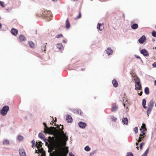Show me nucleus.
<instances>
[{
    "label": "nucleus",
    "instance_id": "44",
    "mask_svg": "<svg viewBox=\"0 0 156 156\" xmlns=\"http://www.w3.org/2000/svg\"><path fill=\"white\" fill-rule=\"evenodd\" d=\"M0 5L2 7H4V3L3 2L0 1Z\"/></svg>",
    "mask_w": 156,
    "mask_h": 156
},
{
    "label": "nucleus",
    "instance_id": "48",
    "mask_svg": "<svg viewBox=\"0 0 156 156\" xmlns=\"http://www.w3.org/2000/svg\"><path fill=\"white\" fill-rule=\"evenodd\" d=\"M41 156H46L45 152L44 151L43 152L41 153Z\"/></svg>",
    "mask_w": 156,
    "mask_h": 156
},
{
    "label": "nucleus",
    "instance_id": "20",
    "mask_svg": "<svg viewBox=\"0 0 156 156\" xmlns=\"http://www.w3.org/2000/svg\"><path fill=\"white\" fill-rule=\"evenodd\" d=\"M39 148H38V151L37 150H36L35 151V153H42L44 151V150L43 148H41L40 149H39Z\"/></svg>",
    "mask_w": 156,
    "mask_h": 156
},
{
    "label": "nucleus",
    "instance_id": "28",
    "mask_svg": "<svg viewBox=\"0 0 156 156\" xmlns=\"http://www.w3.org/2000/svg\"><path fill=\"white\" fill-rule=\"evenodd\" d=\"M38 136L39 137H40L41 139H44V138L45 137L44 136V135L41 133H39L38 134Z\"/></svg>",
    "mask_w": 156,
    "mask_h": 156
},
{
    "label": "nucleus",
    "instance_id": "45",
    "mask_svg": "<svg viewBox=\"0 0 156 156\" xmlns=\"http://www.w3.org/2000/svg\"><path fill=\"white\" fill-rule=\"evenodd\" d=\"M149 148H148L146 150V151H145V152L144 153V154H147L148 153V151H149Z\"/></svg>",
    "mask_w": 156,
    "mask_h": 156
},
{
    "label": "nucleus",
    "instance_id": "18",
    "mask_svg": "<svg viewBox=\"0 0 156 156\" xmlns=\"http://www.w3.org/2000/svg\"><path fill=\"white\" fill-rule=\"evenodd\" d=\"M122 121L124 124L126 125L128 124V119L127 118H123L122 119Z\"/></svg>",
    "mask_w": 156,
    "mask_h": 156
},
{
    "label": "nucleus",
    "instance_id": "60",
    "mask_svg": "<svg viewBox=\"0 0 156 156\" xmlns=\"http://www.w3.org/2000/svg\"><path fill=\"white\" fill-rule=\"evenodd\" d=\"M54 122H56V118H55V120H54Z\"/></svg>",
    "mask_w": 156,
    "mask_h": 156
},
{
    "label": "nucleus",
    "instance_id": "51",
    "mask_svg": "<svg viewBox=\"0 0 156 156\" xmlns=\"http://www.w3.org/2000/svg\"><path fill=\"white\" fill-rule=\"evenodd\" d=\"M140 83H140V81L135 82V84H139Z\"/></svg>",
    "mask_w": 156,
    "mask_h": 156
},
{
    "label": "nucleus",
    "instance_id": "41",
    "mask_svg": "<svg viewBox=\"0 0 156 156\" xmlns=\"http://www.w3.org/2000/svg\"><path fill=\"white\" fill-rule=\"evenodd\" d=\"M126 156H133V155L132 153L128 152L127 153Z\"/></svg>",
    "mask_w": 156,
    "mask_h": 156
},
{
    "label": "nucleus",
    "instance_id": "59",
    "mask_svg": "<svg viewBox=\"0 0 156 156\" xmlns=\"http://www.w3.org/2000/svg\"><path fill=\"white\" fill-rule=\"evenodd\" d=\"M2 26V24L1 23H0V29L1 28Z\"/></svg>",
    "mask_w": 156,
    "mask_h": 156
},
{
    "label": "nucleus",
    "instance_id": "50",
    "mask_svg": "<svg viewBox=\"0 0 156 156\" xmlns=\"http://www.w3.org/2000/svg\"><path fill=\"white\" fill-rule=\"evenodd\" d=\"M153 66L154 67H156V62L154 63L153 64Z\"/></svg>",
    "mask_w": 156,
    "mask_h": 156
},
{
    "label": "nucleus",
    "instance_id": "33",
    "mask_svg": "<svg viewBox=\"0 0 156 156\" xmlns=\"http://www.w3.org/2000/svg\"><path fill=\"white\" fill-rule=\"evenodd\" d=\"M134 80L135 81V82L140 81V79L137 76L135 77L134 79Z\"/></svg>",
    "mask_w": 156,
    "mask_h": 156
},
{
    "label": "nucleus",
    "instance_id": "21",
    "mask_svg": "<svg viewBox=\"0 0 156 156\" xmlns=\"http://www.w3.org/2000/svg\"><path fill=\"white\" fill-rule=\"evenodd\" d=\"M66 28L67 29L69 28L70 26V24L69 23V22L68 19H67L66 20Z\"/></svg>",
    "mask_w": 156,
    "mask_h": 156
},
{
    "label": "nucleus",
    "instance_id": "63",
    "mask_svg": "<svg viewBox=\"0 0 156 156\" xmlns=\"http://www.w3.org/2000/svg\"><path fill=\"white\" fill-rule=\"evenodd\" d=\"M136 148H137L138 150H139V147L138 146Z\"/></svg>",
    "mask_w": 156,
    "mask_h": 156
},
{
    "label": "nucleus",
    "instance_id": "61",
    "mask_svg": "<svg viewBox=\"0 0 156 156\" xmlns=\"http://www.w3.org/2000/svg\"><path fill=\"white\" fill-rule=\"evenodd\" d=\"M81 70L83 71V70H85V68H84V69H81Z\"/></svg>",
    "mask_w": 156,
    "mask_h": 156
},
{
    "label": "nucleus",
    "instance_id": "23",
    "mask_svg": "<svg viewBox=\"0 0 156 156\" xmlns=\"http://www.w3.org/2000/svg\"><path fill=\"white\" fill-rule=\"evenodd\" d=\"M144 92L147 95H148L149 94V89L148 87H147L145 88Z\"/></svg>",
    "mask_w": 156,
    "mask_h": 156
},
{
    "label": "nucleus",
    "instance_id": "57",
    "mask_svg": "<svg viewBox=\"0 0 156 156\" xmlns=\"http://www.w3.org/2000/svg\"><path fill=\"white\" fill-rule=\"evenodd\" d=\"M137 58L140 59L141 58L139 56H137L136 57Z\"/></svg>",
    "mask_w": 156,
    "mask_h": 156
},
{
    "label": "nucleus",
    "instance_id": "25",
    "mask_svg": "<svg viewBox=\"0 0 156 156\" xmlns=\"http://www.w3.org/2000/svg\"><path fill=\"white\" fill-rule=\"evenodd\" d=\"M142 104L143 107L146 109L147 108V107L145 106V105L146 104V101L145 99H143L142 100Z\"/></svg>",
    "mask_w": 156,
    "mask_h": 156
},
{
    "label": "nucleus",
    "instance_id": "22",
    "mask_svg": "<svg viewBox=\"0 0 156 156\" xmlns=\"http://www.w3.org/2000/svg\"><path fill=\"white\" fill-rule=\"evenodd\" d=\"M138 27V25L136 23H134L131 26V27L133 29H136Z\"/></svg>",
    "mask_w": 156,
    "mask_h": 156
},
{
    "label": "nucleus",
    "instance_id": "39",
    "mask_svg": "<svg viewBox=\"0 0 156 156\" xmlns=\"http://www.w3.org/2000/svg\"><path fill=\"white\" fill-rule=\"evenodd\" d=\"M31 143L32 144V147H35V141H34V140H32L31 141Z\"/></svg>",
    "mask_w": 156,
    "mask_h": 156
},
{
    "label": "nucleus",
    "instance_id": "10",
    "mask_svg": "<svg viewBox=\"0 0 156 156\" xmlns=\"http://www.w3.org/2000/svg\"><path fill=\"white\" fill-rule=\"evenodd\" d=\"M97 28L100 30L102 31L104 29L103 24L98 23L97 25Z\"/></svg>",
    "mask_w": 156,
    "mask_h": 156
},
{
    "label": "nucleus",
    "instance_id": "14",
    "mask_svg": "<svg viewBox=\"0 0 156 156\" xmlns=\"http://www.w3.org/2000/svg\"><path fill=\"white\" fill-rule=\"evenodd\" d=\"M112 112H115L118 109V106L115 104H113L112 105Z\"/></svg>",
    "mask_w": 156,
    "mask_h": 156
},
{
    "label": "nucleus",
    "instance_id": "11",
    "mask_svg": "<svg viewBox=\"0 0 156 156\" xmlns=\"http://www.w3.org/2000/svg\"><path fill=\"white\" fill-rule=\"evenodd\" d=\"M135 89L136 90H142V87L141 83H139V84H135Z\"/></svg>",
    "mask_w": 156,
    "mask_h": 156
},
{
    "label": "nucleus",
    "instance_id": "1",
    "mask_svg": "<svg viewBox=\"0 0 156 156\" xmlns=\"http://www.w3.org/2000/svg\"><path fill=\"white\" fill-rule=\"evenodd\" d=\"M43 124L44 126V132L45 133H48L50 134H52L54 135V137H51L49 136L48 137V141L50 144H52L54 141L55 140V137L56 138V140L58 142L61 136L62 135V138L65 140H68V137L66 136V135L64 134L63 131V125H60L62 126L61 128H59V126L58 127L59 130L56 129V127H48L45 122L43 123Z\"/></svg>",
    "mask_w": 156,
    "mask_h": 156
},
{
    "label": "nucleus",
    "instance_id": "43",
    "mask_svg": "<svg viewBox=\"0 0 156 156\" xmlns=\"http://www.w3.org/2000/svg\"><path fill=\"white\" fill-rule=\"evenodd\" d=\"M81 12H80L79 13L78 16L76 17V18L77 19H79L81 17Z\"/></svg>",
    "mask_w": 156,
    "mask_h": 156
},
{
    "label": "nucleus",
    "instance_id": "7",
    "mask_svg": "<svg viewBox=\"0 0 156 156\" xmlns=\"http://www.w3.org/2000/svg\"><path fill=\"white\" fill-rule=\"evenodd\" d=\"M140 53L145 56H148L149 55L148 51L145 49L142 50L140 51Z\"/></svg>",
    "mask_w": 156,
    "mask_h": 156
},
{
    "label": "nucleus",
    "instance_id": "15",
    "mask_svg": "<svg viewBox=\"0 0 156 156\" xmlns=\"http://www.w3.org/2000/svg\"><path fill=\"white\" fill-rule=\"evenodd\" d=\"M154 102L152 100H151L149 102V103L148 104V107H150L152 108Z\"/></svg>",
    "mask_w": 156,
    "mask_h": 156
},
{
    "label": "nucleus",
    "instance_id": "36",
    "mask_svg": "<svg viewBox=\"0 0 156 156\" xmlns=\"http://www.w3.org/2000/svg\"><path fill=\"white\" fill-rule=\"evenodd\" d=\"M142 133L140 134V137H143V138L144 137V136L145 135V133L144 132V131H141Z\"/></svg>",
    "mask_w": 156,
    "mask_h": 156
},
{
    "label": "nucleus",
    "instance_id": "9",
    "mask_svg": "<svg viewBox=\"0 0 156 156\" xmlns=\"http://www.w3.org/2000/svg\"><path fill=\"white\" fill-rule=\"evenodd\" d=\"M78 125L79 127L82 128H85L87 126L86 124L85 123L81 122H80L79 123Z\"/></svg>",
    "mask_w": 156,
    "mask_h": 156
},
{
    "label": "nucleus",
    "instance_id": "4",
    "mask_svg": "<svg viewBox=\"0 0 156 156\" xmlns=\"http://www.w3.org/2000/svg\"><path fill=\"white\" fill-rule=\"evenodd\" d=\"M9 110V107L8 106H5L1 110V114L3 116H5L7 114Z\"/></svg>",
    "mask_w": 156,
    "mask_h": 156
},
{
    "label": "nucleus",
    "instance_id": "27",
    "mask_svg": "<svg viewBox=\"0 0 156 156\" xmlns=\"http://www.w3.org/2000/svg\"><path fill=\"white\" fill-rule=\"evenodd\" d=\"M57 47L59 49H62L63 48L62 44H58L57 45Z\"/></svg>",
    "mask_w": 156,
    "mask_h": 156
},
{
    "label": "nucleus",
    "instance_id": "55",
    "mask_svg": "<svg viewBox=\"0 0 156 156\" xmlns=\"http://www.w3.org/2000/svg\"><path fill=\"white\" fill-rule=\"evenodd\" d=\"M62 42H63V43H66V41H65V40H63L62 41Z\"/></svg>",
    "mask_w": 156,
    "mask_h": 156
},
{
    "label": "nucleus",
    "instance_id": "13",
    "mask_svg": "<svg viewBox=\"0 0 156 156\" xmlns=\"http://www.w3.org/2000/svg\"><path fill=\"white\" fill-rule=\"evenodd\" d=\"M66 119L68 122H71L72 121V118L71 116L69 115H67Z\"/></svg>",
    "mask_w": 156,
    "mask_h": 156
},
{
    "label": "nucleus",
    "instance_id": "24",
    "mask_svg": "<svg viewBox=\"0 0 156 156\" xmlns=\"http://www.w3.org/2000/svg\"><path fill=\"white\" fill-rule=\"evenodd\" d=\"M3 144L5 145H8L9 144V140H5L3 142Z\"/></svg>",
    "mask_w": 156,
    "mask_h": 156
},
{
    "label": "nucleus",
    "instance_id": "32",
    "mask_svg": "<svg viewBox=\"0 0 156 156\" xmlns=\"http://www.w3.org/2000/svg\"><path fill=\"white\" fill-rule=\"evenodd\" d=\"M152 108H151L150 107H148L147 111V114H150V113H151V111Z\"/></svg>",
    "mask_w": 156,
    "mask_h": 156
},
{
    "label": "nucleus",
    "instance_id": "40",
    "mask_svg": "<svg viewBox=\"0 0 156 156\" xmlns=\"http://www.w3.org/2000/svg\"><path fill=\"white\" fill-rule=\"evenodd\" d=\"M144 142H142L141 143L140 145V148L141 150L142 149V147L143 145H144Z\"/></svg>",
    "mask_w": 156,
    "mask_h": 156
},
{
    "label": "nucleus",
    "instance_id": "6",
    "mask_svg": "<svg viewBox=\"0 0 156 156\" xmlns=\"http://www.w3.org/2000/svg\"><path fill=\"white\" fill-rule=\"evenodd\" d=\"M11 32L13 35L16 36L18 34V30L15 28H12L11 30Z\"/></svg>",
    "mask_w": 156,
    "mask_h": 156
},
{
    "label": "nucleus",
    "instance_id": "35",
    "mask_svg": "<svg viewBox=\"0 0 156 156\" xmlns=\"http://www.w3.org/2000/svg\"><path fill=\"white\" fill-rule=\"evenodd\" d=\"M76 112L77 114H79L81 115H82L83 114V112H81V110H76Z\"/></svg>",
    "mask_w": 156,
    "mask_h": 156
},
{
    "label": "nucleus",
    "instance_id": "52",
    "mask_svg": "<svg viewBox=\"0 0 156 156\" xmlns=\"http://www.w3.org/2000/svg\"><path fill=\"white\" fill-rule=\"evenodd\" d=\"M44 141L45 142V144H46V145H47V144H48V143L47 142V140L46 139H45L44 140Z\"/></svg>",
    "mask_w": 156,
    "mask_h": 156
},
{
    "label": "nucleus",
    "instance_id": "26",
    "mask_svg": "<svg viewBox=\"0 0 156 156\" xmlns=\"http://www.w3.org/2000/svg\"><path fill=\"white\" fill-rule=\"evenodd\" d=\"M39 144H38L37 142L36 144V146L37 147V148H40V147H41L42 146V144H42L41 142V141H39L38 142Z\"/></svg>",
    "mask_w": 156,
    "mask_h": 156
},
{
    "label": "nucleus",
    "instance_id": "31",
    "mask_svg": "<svg viewBox=\"0 0 156 156\" xmlns=\"http://www.w3.org/2000/svg\"><path fill=\"white\" fill-rule=\"evenodd\" d=\"M84 149L86 151H89L90 150L91 148L88 146H87L84 148Z\"/></svg>",
    "mask_w": 156,
    "mask_h": 156
},
{
    "label": "nucleus",
    "instance_id": "17",
    "mask_svg": "<svg viewBox=\"0 0 156 156\" xmlns=\"http://www.w3.org/2000/svg\"><path fill=\"white\" fill-rule=\"evenodd\" d=\"M112 83L113 84V86L115 87H118V84L117 80L115 79H114L112 81Z\"/></svg>",
    "mask_w": 156,
    "mask_h": 156
},
{
    "label": "nucleus",
    "instance_id": "12",
    "mask_svg": "<svg viewBox=\"0 0 156 156\" xmlns=\"http://www.w3.org/2000/svg\"><path fill=\"white\" fill-rule=\"evenodd\" d=\"M19 38L20 41H25L26 40L25 37L23 35H20L19 37Z\"/></svg>",
    "mask_w": 156,
    "mask_h": 156
},
{
    "label": "nucleus",
    "instance_id": "16",
    "mask_svg": "<svg viewBox=\"0 0 156 156\" xmlns=\"http://www.w3.org/2000/svg\"><path fill=\"white\" fill-rule=\"evenodd\" d=\"M106 52L108 55H110L112 53L113 51L110 48H108L107 49Z\"/></svg>",
    "mask_w": 156,
    "mask_h": 156
},
{
    "label": "nucleus",
    "instance_id": "30",
    "mask_svg": "<svg viewBox=\"0 0 156 156\" xmlns=\"http://www.w3.org/2000/svg\"><path fill=\"white\" fill-rule=\"evenodd\" d=\"M46 45L45 44L43 45L41 47V50L43 52V51H45L46 50Z\"/></svg>",
    "mask_w": 156,
    "mask_h": 156
},
{
    "label": "nucleus",
    "instance_id": "64",
    "mask_svg": "<svg viewBox=\"0 0 156 156\" xmlns=\"http://www.w3.org/2000/svg\"><path fill=\"white\" fill-rule=\"evenodd\" d=\"M140 130L141 131H142V129H140Z\"/></svg>",
    "mask_w": 156,
    "mask_h": 156
},
{
    "label": "nucleus",
    "instance_id": "47",
    "mask_svg": "<svg viewBox=\"0 0 156 156\" xmlns=\"http://www.w3.org/2000/svg\"><path fill=\"white\" fill-rule=\"evenodd\" d=\"M112 120L114 121H116V118L115 117H113V116L112 117Z\"/></svg>",
    "mask_w": 156,
    "mask_h": 156
},
{
    "label": "nucleus",
    "instance_id": "29",
    "mask_svg": "<svg viewBox=\"0 0 156 156\" xmlns=\"http://www.w3.org/2000/svg\"><path fill=\"white\" fill-rule=\"evenodd\" d=\"M18 138L20 141H22L23 140V137L21 135H18Z\"/></svg>",
    "mask_w": 156,
    "mask_h": 156
},
{
    "label": "nucleus",
    "instance_id": "8",
    "mask_svg": "<svg viewBox=\"0 0 156 156\" xmlns=\"http://www.w3.org/2000/svg\"><path fill=\"white\" fill-rule=\"evenodd\" d=\"M146 40V37L144 35H143L139 40V42L140 44H143Z\"/></svg>",
    "mask_w": 156,
    "mask_h": 156
},
{
    "label": "nucleus",
    "instance_id": "49",
    "mask_svg": "<svg viewBox=\"0 0 156 156\" xmlns=\"http://www.w3.org/2000/svg\"><path fill=\"white\" fill-rule=\"evenodd\" d=\"M69 156H75L73 154L72 152H69Z\"/></svg>",
    "mask_w": 156,
    "mask_h": 156
},
{
    "label": "nucleus",
    "instance_id": "2",
    "mask_svg": "<svg viewBox=\"0 0 156 156\" xmlns=\"http://www.w3.org/2000/svg\"><path fill=\"white\" fill-rule=\"evenodd\" d=\"M57 145H56L55 148L56 151V156H66V154L68 153V150L67 149L64 151L63 149L60 145L59 141L58 142V140L56 141ZM50 156H54L50 153Z\"/></svg>",
    "mask_w": 156,
    "mask_h": 156
},
{
    "label": "nucleus",
    "instance_id": "46",
    "mask_svg": "<svg viewBox=\"0 0 156 156\" xmlns=\"http://www.w3.org/2000/svg\"><path fill=\"white\" fill-rule=\"evenodd\" d=\"M142 138H143V137H139V138L137 140V141L138 142H140L141 141Z\"/></svg>",
    "mask_w": 156,
    "mask_h": 156
},
{
    "label": "nucleus",
    "instance_id": "34",
    "mask_svg": "<svg viewBox=\"0 0 156 156\" xmlns=\"http://www.w3.org/2000/svg\"><path fill=\"white\" fill-rule=\"evenodd\" d=\"M142 129H143L144 130L143 131H145L146 130V125L144 123H143L142 124V126H141Z\"/></svg>",
    "mask_w": 156,
    "mask_h": 156
},
{
    "label": "nucleus",
    "instance_id": "54",
    "mask_svg": "<svg viewBox=\"0 0 156 156\" xmlns=\"http://www.w3.org/2000/svg\"><path fill=\"white\" fill-rule=\"evenodd\" d=\"M147 155L146 154H144L141 156H147Z\"/></svg>",
    "mask_w": 156,
    "mask_h": 156
},
{
    "label": "nucleus",
    "instance_id": "19",
    "mask_svg": "<svg viewBox=\"0 0 156 156\" xmlns=\"http://www.w3.org/2000/svg\"><path fill=\"white\" fill-rule=\"evenodd\" d=\"M28 44L30 47L32 48H34L35 47V45L34 43L31 41H29Z\"/></svg>",
    "mask_w": 156,
    "mask_h": 156
},
{
    "label": "nucleus",
    "instance_id": "58",
    "mask_svg": "<svg viewBox=\"0 0 156 156\" xmlns=\"http://www.w3.org/2000/svg\"><path fill=\"white\" fill-rule=\"evenodd\" d=\"M154 85H156V80L154 81Z\"/></svg>",
    "mask_w": 156,
    "mask_h": 156
},
{
    "label": "nucleus",
    "instance_id": "5",
    "mask_svg": "<svg viewBox=\"0 0 156 156\" xmlns=\"http://www.w3.org/2000/svg\"><path fill=\"white\" fill-rule=\"evenodd\" d=\"M19 154L20 156H26L25 150L23 148L19 149Z\"/></svg>",
    "mask_w": 156,
    "mask_h": 156
},
{
    "label": "nucleus",
    "instance_id": "62",
    "mask_svg": "<svg viewBox=\"0 0 156 156\" xmlns=\"http://www.w3.org/2000/svg\"><path fill=\"white\" fill-rule=\"evenodd\" d=\"M53 2H55L57 1V0H52Z\"/></svg>",
    "mask_w": 156,
    "mask_h": 156
},
{
    "label": "nucleus",
    "instance_id": "38",
    "mask_svg": "<svg viewBox=\"0 0 156 156\" xmlns=\"http://www.w3.org/2000/svg\"><path fill=\"white\" fill-rule=\"evenodd\" d=\"M63 37V35L61 34H60L58 35H57L55 37L57 38H59L60 37Z\"/></svg>",
    "mask_w": 156,
    "mask_h": 156
},
{
    "label": "nucleus",
    "instance_id": "42",
    "mask_svg": "<svg viewBox=\"0 0 156 156\" xmlns=\"http://www.w3.org/2000/svg\"><path fill=\"white\" fill-rule=\"evenodd\" d=\"M134 131L135 133H137L138 132V127H135L134 129Z\"/></svg>",
    "mask_w": 156,
    "mask_h": 156
},
{
    "label": "nucleus",
    "instance_id": "37",
    "mask_svg": "<svg viewBox=\"0 0 156 156\" xmlns=\"http://www.w3.org/2000/svg\"><path fill=\"white\" fill-rule=\"evenodd\" d=\"M152 36L155 37H156V32L154 30L152 32Z\"/></svg>",
    "mask_w": 156,
    "mask_h": 156
},
{
    "label": "nucleus",
    "instance_id": "53",
    "mask_svg": "<svg viewBox=\"0 0 156 156\" xmlns=\"http://www.w3.org/2000/svg\"><path fill=\"white\" fill-rule=\"evenodd\" d=\"M142 92L141 91L140 93H138V94L140 96H141L142 95Z\"/></svg>",
    "mask_w": 156,
    "mask_h": 156
},
{
    "label": "nucleus",
    "instance_id": "3",
    "mask_svg": "<svg viewBox=\"0 0 156 156\" xmlns=\"http://www.w3.org/2000/svg\"><path fill=\"white\" fill-rule=\"evenodd\" d=\"M42 16L45 18H47V20L48 21H50L51 20V17H52V14L50 11L45 10L44 9L42 11Z\"/></svg>",
    "mask_w": 156,
    "mask_h": 156
},
{
    "label": "nucleus",
    "instance_id": "56",
    "mask_svg": "<svg viewBox=\"0 0 156 156\" xmlns=\"http://www.w3.org/2000/svg\"><path fill=\"white\" fill-rule=\"evenodd\" d=\"M139 142H136V146H137V145H138V143H139Z\"/></svg>",
    "mask_w": 156,
    "mask_h": 156
}]
</instances>
